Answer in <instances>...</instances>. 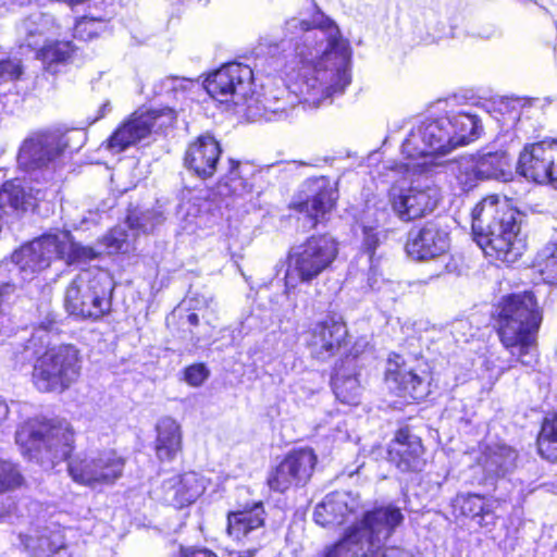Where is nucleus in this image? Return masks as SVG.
Masks as SVG:
<instances>
[{"label":"nucleus","mask_w":557,"mask_h":557,"mask_svg":"<svg viewBox=\"0 0 557 557\" xmlns=\"http://www.w3.org/2000/svg\"><path fill=\"white\" fill-rule=\"evenodd\" d=\"M478 116L471 112H458L449 117L426 120L414 126L401 146L408 159L407 172L421 173L432 163L434 154H446L459 146L474 140L479 134Z\"/></svg>","instance_id":"nucleus-1"},{"label":"nucleus","mask_w":557,"mask_h":557,"mask_svg":"<svg viewBox=\"0 0 557 557\" xmlns=\"http://www.w3.org/2000/svg\"><path fill=\"white\" fill-rule=\"evenodd\" d=\"M519 212L506 199L488 196L472 210L474 240L483 252L504 263H513L522 255L517 243Z\"/></svg>","instance_id":"nucleus-2"},{"label":"nucleus","mask_w":557,"mask_h":557,"mask_svg":"<svg viewBox=\"0 0 557 557\" xmlns=\"http://www.w3.org/2000/svg\"><path fill=\"white\" fill-rule=\"evenodd\" d=\"M542 311L532 292L505 297L498 313V336L503 346L521 364L537 362L536 336L542 323Z\"/></svg>","instance_id":"nucleus-3"},{"label":"nucleus","mask_w":557,"mask_h":557,"mask_svg":"<svg viewBox=\"0 0 557 557\" xmlns=\"http://www.w3.org/2000/svg\"><path fill=\"white\" fill-rule=\"evenodd\" d=\"M97 255L94 248L75 243L70 232L59 231L42 235L14 251L11 262L0 265V273L9 271L12 276L20 275L22 281H28L55 259H63L66 263L85 262Z\"/></svg>","instance_id":"nucleus-4"},{"label":"nucleus","mask_w":557,"mask_h":557,"mask_svg":"<svg viewBox=\"0 0 557 557\" xmlns=\"http://www.w3.org/2000/svg\"><path fill=\"white\" fill-rule=\"evenodd\" d=\"M314 23L315 40L323 47L321 57L315 61V83L323 95L319 102H323L342 95L350 84L351 48L337 24L317 7Z\"/></svg>","instance_id":"nucleus-5"},{"label":"nucleus","mask_w":557,"mask_h":557,"mask_svg":"<svg viewBox=\"0 0 557 557\" xmlns=\"http://www.w3.org/2000/svg\"><path fill=\"white\" fill-rule=\"evenodd\" d=\"M403 521L400 509L392 505L366 511L324 557H388L383 547Z\"/></svg>","instance_id":"nucleus-6"},{"label":"nucleus","mask_w":557,"mask_h":557,"mask_svg":"<svg viewBox=\"0 0 557 557\" xmlns=\"http://www.w3.org/2000/svg\"><path fill=\"white\" fill-rule=\"evenodd\" d=\"M15 442L28 459L53 467L71 455L74 433L65 422L29 420L16 430Z\"/></svg>","instance_id":"nucleus-7"},{"label":"nucleus","mask_w":557,"mask_h":557,"mask_svg":"<svg viewBox=\"0 0 557 557\" xmlns=\"http://www.w3.org/2000/svg\"><path fill=\"white\" fill-rule=\"evenodd\" d=\"M113 288L109 272L98 268L83 270L66 288V311L82 319H100L111 309Z\"/></svg>","instance_id":"nucleus-8"},{"label":"nucleus","mask_w":557,"mask_h":557,"mask_svg":"<svg viewBox=\"0 0 557 557\" xmlns=\"http://www.w3.org/2000/svg\"><path fill=\"white\" fill-rule=\"evenodd\" d=\"M79 374L78 350L72 345H60L49 348L37 359L33 382L40 392L62 393L76 382Z\"/></svg>","instance_id":"nucleus-9"},{"label":"nucleus","mask_w":557,"mask_h":557,"mask_svg":"<svg viewBox=\"0 0 557 557\" xmlns=\"http://www.w3.org/2000/svg\"><path fill=\"white\" fill-rule=\"evenodd\" d=\"M125 459L114 449L90 450L77 454L69 462L74 482L91 488L112 485L123 474Z\"/></svg>","instance_id":"nucleus-10"},{"label":"nucleus","mask_w":557,"mask_h":557,"mask_svg":"<svg viewBox=\"0 0 557 557\" xmlns=\"http://www.w3.org/2000/svg\"><path fill=\"white\" fill-rule=\"evenodd\" d=\"M252 70L240 63H228L211 74L205 84L208 94L215 100L235 107L247 106L248 114L256 116L251 110Z\"/></svg>","instance_id":"nucleus-11"},{"label":"nucleus","mask_w":557,"mask_h":557,"mask_svg":"<svg viewBox=\"0 0 557 557\" xmlns=\"http://www.w3.org/2000/svg\"><path fill=\"white\" fill-rule=\"evenodd\" d=\"M512 177V159L505 151L465 157L456 166V178L465 190L473 188L482 181L508 182Z\"/></svg>","instance_id":"nucleus-12"},{"label":"nucleus","mask_w":557,"mask_h":557,"mask_svg":"<svg viewBox=\"0 0 557 557\" xmlns=\"http://www.w3.org/2000/svg\"><path fill=\"white\" fill-rule=\"evenodd\" d=\"M176 119L172 109L136 112L124 122L108 139L107 148L113 153H120L131 146L171 126Z\"/></svg>","instance_id":"nucleus-13"},{"label":"nucleus","mask_w":557,"mask_h":557,"mask_svg":"<svg viewBox=\"0 0 557 557\" xmlns=\"http://www.w3.org/2000/svg\"><path fill=\"white\" fill-rule=\"evenodd\" d=\"M65 134L59 131L38 132L27 137L18 151V166L27 172L49 169L67 148Z\"/></svg>","instance_id":"nucleus-14"},{"label":"nucleus","mask_w":557,"mask_h":557,"mask_svg":"<svg viewBox=\"0 0 557 557\" xmlns=\"http://www.w3.org/2000/svg\"><path fill=\"white\" fill-rule=\"evenodd\" d=\"M517 172L536 183L557 182V141H539L524 147Z\"/></svg>","instance_id":"nucleus-15"},{"label":"nucleus","mask_w":557,"mask_h":557,"mask_svg":"<svg viewBox=\"0 0 557 557\" xmlns=\"http://www.w3.org/2000/svg\"><path fill=\"white\" fill-rule=\"evenodd\" d=\"M449 249L448 232L438 222L431 221L408 233L406 251L414 260L440 258Z\"/></svg>","instance_id":"nucleus-16"},{"label":"nucleus","mask_w":557,"mask_h":557,"mask_svg":"<svg viewBox=\"0 0 557 557\" xmlns=\"http://www.w3.org/2000/svg\"><path fill=\"white\" fill-rule=\"evenodd\" d=\"M440 191L434 186L424 188L392 189L391 203L394 212L403 221H411L431 213L437 206Z\"/></svg>","instance_id":"nucleus-17"},{"label":"nucleus","mask_w":557,"mask_h":557,"mask_svg":"<svg viewBox=\"0 0 557 557\" xmlns=\"http://www.w3.org/2000/svg\"><path fill=\"white\" fill-rule=\"evenodd\" d=\"M308 468H313V450L293 451L270 472L268 485L272 491L284 492L294 483L300 482L307 475Z\"/></svg>","instance_id":"nucleus-18"},{"label":"nucleus","mask_w":557,"mask_h":557,"mask_svg":"<svg viewBox=\"0 0 557 557\" xmlns=\"http://www.w3.org/2000/svg\"><path fill=\"white\" fill-rule=\"evenodd\" d=\"M221 147L211 135H201L189 145L185 154V164L199 177H211L216 171Z\"/></svg>","instance_id":"nucleus-19"},{"label":"nucleus","mask_w":557,"mask_h":557,"mask_svg":"<svg viewBox=\"0 0 557 557\" xmlns=\"http://www.w3.org/2000/svg\"><path fill=\"white\" fill-rule=\"evenodd\" d=\"M385 376L388 383L395 384L398 394L403 397L418 400L426 393L424 380L399 355L388 358Z\"/></svg>","instance_id":"nucleus-20"},{"label":"nucleus","mask_w":557,"mask_h":557,"mask_svg":"<svg viewBox=\"0 0 557 557\" xmlns=\"http://www.w3.org/2000/svg\"><path fill=\"white\" fill-rule=\"evenodd\" d=\"M422 454L423 446L420 437L408 429L398 430L388 449L391 461L401 471L418 470Z\"/></svg>","instance_id":"nucleus-21"},{"label":"nucleus","mask_w":557,"mask_h":557,"mask_svg":"<svg viewBox=\"0 0 557 557\" xmlns=\"http://www.w3.org/2000/svg\"><path fill=\"white\" fill-rule=\"evenodd\" d=\"M518 453L506 444L485 446L478 459L479 466L486 479L505 478L517 467Z\"/></svg>","instance_id":"nucleus-22"},{"label":"nucleus","mask_w":557,"mask_h":557,"mask_svg":"<svg viewBox=\"0 0 557 557\" xmlns=\"http://www.w3.org/2000/svg\"><path fill=\"white\" fill-rule=\"evenodd\" d=\"M359 507V500L348 492H335L315 506V523L321 525L342 524Z\"/></svg>","instance_id":"nucleus-23"},{"label":"nucleus","mask_w":557,"mask_h":557,"mask_svg":"<svg viewBox=\"0 0 557 557\" xmlns=\"http://www.w3.org/2000/svg\"><path fill=\"white\" fill-rule=\"evenodd\" d=\"M335 397L343 404L356 406L360 403L362 386L355 358L347 357L336 366L332 376Z\"/></svg>","instance_id":"nucleus-24"},{"label":"nucleus","mask_w":557,"mask_h":557,"mask_svg":"<svg viewBox=\"0 0 557 557\" xmlns=\"http://www.w3.org/2000/svg\"><path fill=\"white\" fill-rule=\"evenodd\" d=\"M163 487L169 494L168 500L182 507L194 503L203 493L206 481L196 472H187L172 478Z\"/></svg>","instance_id":"nucleus-25"},{"label":"nucleus","mask_w":557,"mask_h":557,"mask_svg":"<svg viewBox=\"0 0 557 557\" xmlns=\"http://www.w3.org/2000/svg\"><path fill=\"white\" fill-rule=\"evenodd\" d=\"M264 510L261 503L251 508L230 512L227 515V533L237 541L260 530L264 523Z\"/></svg>","instance_id":"nucleus-26"},{"label":"nucleus","mask_w":557,"mask_h":557,"mask_svg":"<svg viewBox=\"0 0 557 557\" xmlns=\"http://www.w3.org/2000/svg\"><path fill=\"white\" fill-rule=\"evenodd\" d=\"M156 454L160 460H172L182 449L180 424L170 417L159 420L156 426Z\"/></svg>","instance_id":"nucleus-27"},{"label":"nucleus","mask_w":557,"mask_h":557,"mask_svg":"<svg viewBox=\"0 0 557 557\" xmlns=\"http://www.w3.org/2000/svg\"><path fill=\"white\" fill-rule=\"evenodd\" d=\"M347 337V327L341 319L329 317L319 322L315 327V346L320 344L321 351L334 355L345 344Z\"/></svg>","instance_id":"nucleus-28"},{"label":"nucleus","mask_w":557,"mask_h":557,"mask_svg":"<svg viewBox=\"0 0 557 557\" xmlns=\"http://www.w3.org/2000/svg\"><path fill=\"white\" fill-rule=\"evenodd\" d=\"M313 275V245L308 240L292 249L289 265L286 273L287 284H293L294 277L301 282H310Z\"/></svg>","instance_id":"nucleus-29"},{"label":"nucleus","mask_w":557,"mask_h":557,"mask_svg":"<svg viewBox=\"0 0 557 557\" xmlns=\"http://www.w3.org/2000/svg\"><path fill=\"white\" fill-rule=\"evenodd\" d=\"M312 29L311 20L293 17L286 22V32L290 35V40H295V50L301 62L311 63L310 32Z\"/></svg>","instance_id":"nucleus-30"},{"label":"nucleus","mask_w":557,"mask_h":557,"mask_svg":"<svg viewBox=\"0 0 557 557\" xmlns=\"http://www.w3.org/2000/svg\"><path fill=\"white\" fill-rule=\"evenodd\" d=\"M50 18L41 13L32 14L20 25V33L24 35V45L37 50L47 41L46 35L50 28Z\"/></svg>","instance_id":"nucleus-31"},{"label":"nucleus","mask_w":557,"mask_h":557,"mask_svg":"<svg viewBox=\"0 0 557 557\" xmlns=\"http://www.w3.org/2000/svg\"><path fill=\"white\" fill-rule=\"evenodd\" d=\"M536 267L544 282L557 283V220L549 242L537 252Z\"/></svg>","instance_id":"nucleus-32"},{"label":"nucleus","mask_w":557,"mask_h":557,"mask_svg":"<svg viewBox=\"0 0 557 557\" xmlns=\"http://www.w3.org/2000/svg\"><path fill=\"white\" fill-rule=\"evenodd\" d=\"M338 178L331 180L329 176L315 177V223L318 216L330 212L338 199Z\"/></svg>","instance_id":"nucleus-33"},{"label":"nucleus","mask_w":557,"mask_h":557,"mask_svg":"<svg viewBox=\"0 0 557 557\" xmlns=\"http://www.w3.org/2000/svg\"><path fill=\"white\" fill-rule=\"evenodd\" d=\"M72 52L73 47L69 41H46L36 50V58L47 70L54 72L53 66L65 63Z\"/></svg>","instance_id":"nucleus-34"},{"label":"nucleus","mask_w":557,"mask_h":557,"mask_svg":"<svg viewBox=\"0 0 557 557\" xmlns=\"http://www.w3.org/2000/svg\"><path fill=\"white\" fill-rule=\"evenodd\" d=\"M540 455L552 461H557V414L546 417L537 437Z\"/></svg>","instance_id":"nucleus-35"},{"label":"nucleus","mask_w":557,"mask_h":557,"mask_svg":"<svg viewBox=\"0 0 557 557\" xmlns=\"http://www.w3.org/2000/svg\"><path fill=\"white\" fill-rule=\"evenodd\" d=\"M165 220L163 211L160 208L146 210L141 212H132L126 219L127 228L136 234H147L152 232Z\"/></svg>","instance_id":"nucleus-36"},{"label":"nucleus","mask_w":557,"mask_h":557,"mask_svg":"<svg viewBox=\"0 0 557 557\" xmlns=\"http://www.w3.org/2000/svg\"><path fill=\"white\" fill-rule=\"evenodd\" d=\"M127 224L119 225L110 231L103 237V244L107 247L108 253L127 252L134 245L137 236L136 232L126 230Z\"/></svg>","instance_id":"nucleus-37"},{"label":"nucleus","mask_w":557,"mask_h":557,"mask_svg":"<svg viewBox=\"0 0 557 557\" xmlns=\"http://www.w3.org/2000/svg\"><path fill=\"white\" fill-rule=\"evenodd\" d=\"M337 251V243L333 237L324 235L315 239V275L334 261Z\"/></svg>","instance_id":"nucleus-38"},{"label":"nucleus","mask_w":557,"mask_h":557,"mask_svg":"<svg viewBox=\"0 0 557 557\" xmlns=\"http://www.w3.org/2000/svg\"><path fill=\"white\" fill-rule=\"evenodd\" d=\"M222 186L228 188L230 194L235 196H242L251 190L250 185L243 177L239 162L234 160H230V168L222 178Z\"/></svg>","instance_id":"nucleus-39"},{"label":"nucleus","mask_w":557,"mask_h":557,"mask_svg":"<svg viewBox=\"0 0 557 557\" xmlns=\"http://www.w3.org/2000/svg\"><path fill=\"white\" fill-rule=\"evenodd\" d=\"M23 476L17 467L9 461L0 463V494L20 487Z\"/></svg>","instance_id":"nucleus-40"},{"label":"nucleus","mask_w":557,"mask_h":557,"mask_svg":"<svg viewBox=\"0 0 557 557\" xmlns=\"http://www.w3.org/2000/svg\"><path fill=\"white\" fill-rule=\"evenodd\" d=\"M460 511L467 517H484L490 512L485 499L480 495H466L457 498Z\"/></svg>","instance_id":"nucleus-41"},{"label":"nucleus","mask_w":557,"mask_h":557,"mask_svg":"<svg viewBox=\"0 0 557 557\" xmlns=\"http://www.w3.org/2000/svg\"><path fill=\"white\" fill-rule=\"evenodd\" d=\"M20 60H5L0 62V83L18 79L22 75Z\"/></svg>","instance_id":"nucleus-42"},{"label":"nucleus","mask_w":557,"mask_h":557,"mask_svg":"<svg viewBox=\"0 0 557 557\" xmlns=\"http://www.w3.org/2000/svg\"><path fill=\"white\" fill-rule=\"evenodd\" d=\"M209 376V370L202 363L193 364L185 370V380L191 386H200Z\"/></svg>","instance_id":"nucleus-43"},{"label":"nucleus","mask_w":557,"mask_h":557,"mask_svg":"<svg viewBox=\"0 0 557 557\" xmlns=\"http://www.w3.org/2000/svg\"><path fill=\"white\" fill-rule=\"evenodd\" d=\"M290 208L300 212L305 213L308 218H311V210L313 209V202L310 199V196H306V198H302L301 196H298L295 198L292 203Z\"/></svg>","instance_id":"nucleus-44"},{"label":"nucleus","mask_w":557,"mask_h":557,"mask_svg":"<svg viewBox=\"0 0 557 557\" xmlns=\"http://www.w3.org/2000/svg\"><path fill=\"white\" fill-rule=\"evenodd\" d=\"M364 246L369 251H373L380 243V234L373 227L366 226L363 228Z\"/></svg>","instance_id":"nucleus-45"},{"label":"nucleus","mask_w":557,"mask_h":557,"mask_svg":"<svg viewBox=\"0 0 557 557\" xmlns=\"http://www.w3.org/2000/svg\"><path fill=\"white\" fill-rule=\"evenodd\" d=\"M178 557H216L214 553L206 548H183Z\"/></svg>","instance_id":"nucleus-46"},{"label":"nucleus","mask_w":557,"mask_h":557,"mask_svg":"<svg viewBox=\"0 0 557 557\" xmlns=\"http://www.w3.org/2000/svg\"><path fill=\"white\" fill-rule=\"evenodd\" d=\"M368 284H369V286L372 289H379L380 288L379 275L376 273V270L373 267H371V269H370V273H369V276H368Z\"/></svg>","instance_id":"nucleus-47"},{"label":"nucleus","mask_w":557,"mask_h":557,"mask_svg":"<svg viewBox=\"0 0 557 557\" xmlns=\"http://www.w3.org/2000/svg\"><path fill=\"white\" fill-rule=\"evenodd\" d=\"M9 411L10 410H9L8 404L3 399H0V426L3 424V422L8 418Z\"/></svg>","instance_id":"nucleus-48"},{"label":"nucleus","mask_w":557,"mask_h":557,"mask_svg":"<svg viewBox=\"0 0 557 557\" xmlns=\"http://www.w3.org/2000/svg\"><path fill=\"white\" fill-rule=\"evenodd\" d=\"M187 320L190 324L193 325H197L198 322H199V318L196 313H190L188 317H187Z\"/></svg>","instance_id":"nucleus-49"},{"label":"nucleus","mask_w":557,"mask_h":557,"mask_svg":"<svg viewBox=\"0 0 557 557\" xmlns=\"http://www.w3.org/2000/svg\"><path fill=\"white\" fill-rule=\"evenodd\" d=\"M106 110H110V103L109 102L104 103L103 107H102V111H106Z\"/></svg>","instance_id":"nucleus-50"},{"label":"nucleus","mask_w":557,"mask_h":557,"mask_svg":"<svg viewBox=\"0 0 557 557\" xmlns=\"http://www.w3.org/2000/svg\"><path fill=\"white\" fill-rule=\"evenodd\" d=\"M297 164L304 165L302 163H298L297 161L293 162V165H297Z\"/></svg>","instance_id":"nucleus-51"}]
</instances>
